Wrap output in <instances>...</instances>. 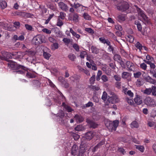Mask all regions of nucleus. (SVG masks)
<instances>
[{"mask_svg": "<svg viewBox=\"0 0 156 156\" xmlns=\"http://www.w3.org/2000/svg\"><path fill=\"white\" fill-rule=\"evenodd\" d=\"M86 150V149L85 147L81 144L79 149L76 145L74 144L71 148V153L74 156H84Z\"/></svg>", "mask_w": 156, "mask_h": 156, "instance_id": "1", "label": "nucleus"}, {"mask_svg": "<svg viewBox=\"0 0 156 156\" xmlns=\"http://www.w3.org/2000/svg\"><path fill=\"white\" fill-rule=\"evenodd\" d=\"M116 6L117 10L121 12H125L129 7V5L128 3L124 1H121L118 2Z\"/></svg>", "mask_w": 156, "mask_h": 156, "instance_id": "2", "label": "nucleus"}, {"mask_svg": "<svg viewBox=\"0 0 156 156\" xmlns=\"http://www.w3.org/2000/svg\"><path fill=\"white\" fill-rule=\"evenodd\" d=\"M105 124L109 131H112V130L115 131L118 126L119 121L118 120H115L112 122V121H105Z\"/></svg>", "mask_w": 156, "mask_h": 156, "instance_id": "3", "label": "nucleus"}, {"mask_svg": "<svg viewBox=\"0 0 156 156\" xmlns=\"http://www.w3.org/2000/svg\"><path fill=\"white\" fill-rule=\"evenodd\" d=\"M8 65L9 66L15 70H18L20 69L23 70H21L16 71V72L17 73L23 74L25 73L26 72V70L25 69L26 67L23 66L13 63H8Z\"/></svg>", "mask_w": 156, "mask_h": 156, "instance_id": "4", "label": "nucleus"}, {"mask_svg": "<svg viewBox=\"0 0 156 156\" xmlns=\"http://www.w3.org/2000/svg\"><path fill=\"white\" fill-rule=\"evenodd\" d=\"M45 37L41 34L37 35L34 37L32 42L36 45H38L42 43L46 42Z\"/></svg>", "mask_w": 156, "mask_h": 156, "instance_id": "5", "label": "nucleus"}, {"mask_svg": "<svg viewBox=\"0 0 156 156\" xmlns=\"http://www.w3.org/2000/svg\"><path fill=\"white\" fill-rule=\"evenodd\" d=\"M94 136L93 133L91 131L86 133L82 137L81 140V144L85 147L87 141L90 140Z\"/></svg>", "mask_w": 156, "mask_h": 156, "instance_id": "6", "label": "nucleus"}, {"mask_svg": "<svg viewBox=\"0 0 156 156\" xmlns=\"http://www.w3.org/2000/svg\"><path fill=\"white\" fill-rule=\"evenodd\" d=\"M111 94L112 95V96H108L109 98H108L107 100L108 102L106 103L107 105H108L109 103H111L114 104L117 103L119 101V100L118 97L114 94V92H111Z\"/></svg>", "mask_w": 156, "mask_h": 156, "instance_id": "7", "label": "nucleus"}, {"mask_svg": "<svg viewBox=\"0 0 156 156\" xmlns=\"http://www.w3.org/2000/svg\"><path fill=\"white\" fill-rule=\"evenodd\" d=\"M144 102L147 105L151 107H154L155 104L154 100L149 97L146 98L144 100Z\"/></svg>", "mask_w": 156, "mask_h": 156, "instance_id": "8", "label": "nucleus"}, {"mask_svg": "<svg viewBox=\"0 0 156 156\" xmlns=\"http://www.w3.org/2000/svg\"><path fill=\"white\" fill-rule=\"evenodd\" d=\"M86 122L89 125V127L93 129H95L98 126V125L94 122L93 120L87 118L86 119Z\"/></svg>", "mask_w": 156, "mask_h": 156, "instance_id": "9", "label": "nucleus"}, {"mask_svg": "<svg viewBox=\"0 0 156 156\" xmlns=\"http://www.w3.org/2000/svg\"><path fill=\"white\" fill-rule=\"evenodd\" d=\"M143 18V22L146 25L151 24L150 19L143 12L139 15Z\"/></svg>", "mask_w": 156, "mask_h": 156, "instance_id": "10", "label": "nucleus"}, {"mask_svg": "<svg viewBox=\"0 0 156 156\" xmlns=\"http://www.w3.org/2000/svg\"><path fill=\"white\" fill-rule=\"evenodd\" d=\"M79 17L78 14L76 13H70L68 19L71 20H73L75 22H77L78 21Z\"/></svg>", "mask_w": 156, "mask_h": 156, "instance_id": "11", "label": "nucleus"}, {"mask_svg": "<svg viewBox=\"0 0 156 156\" xmlns=\"http://www.w3.org/2000/svg\"><path fill=\"white\" fill-rule=\"evenodd\" d=\"M126 15L124 14H119L116 19L119 22L121 23L125 20Z\"/></svg>", "mask_w": 156, "mask_h": 156, "instance_id": "12", "label": "nucleus"}, {"mask_svg": "<svg viewBox=\"0 0 156 156\" xmlns=\"http://www.w3.org/2000/svg\"><path fill=\"white\" fill-rule=\"evenodd\" d=\"M9 55V53L7 52L5 53V54H2V55H0V59L2 60H4L7 62H9L10 60H8L7 55Z\"/></svg>", "mask_w": 156, "mask_h": 156, "instance_id": "13", "label": "nucleus"}, {"mask_svg": "<svg viewBox=\"0 0 156 156\" xmlns=\"http://www.w3.org/2000/svg\"><path fill=\"white\" fill-rule=\"evenodd\" d=\"M32 83L34 87H36L37 88L40 87L41 83L38 80H33L32 81Z\"/></svg>", "mask_w": 156, "mask_h": 156, "instance_id": "14", "label": "nucleus"}, {"mask_svg": "<svg viewBox=\"0 0 156 156\" xmlns=\"http://www.w3.org/2000/svg\"><path fill=\"white\" fill-rule=\"evenodd\" d=\"M74 118L75 119L76 121L80 122H82L84 120V118L81 115L76 114L75 115Z\"/></svg>", "mask_w": 156, "mask_h": 156, "instance_id": "15", "label": "nucleus"}, {"mask_svg": "<svg viewBox=\"0 0 156 156\" xmlns=\"http://www.w3.org/2000/svg\"><path fill=\"white\" fill-rule=\"evenodd\" d=\"M59 5L60 6V8L62 10H64L65 11L68 10V7L67 5L65 4L64 3L62 2H60L58 3Z\"/></svg>", "mask_w": 156, "mask_h": 156, "instance_id": "16", "label": "nucleus"}, {"mask_svg": "<svg viewBox=\"0 0 156 156\" xmlns=\"http://www.w3.org/2000/svg\"><path fill=\"white\" fill-rule=\"evenodd\" d=\"M134 101L135 103L138 105H140L142 103V100L140 97H138V95L134 98Z\"/></svg>", "mask_w": 156, "mask_h": 156, "instance_id": "17", "label": "nucleus"}, {"mask_svg": "<svg viewBox=\"0 0 156 156\" xmlns=\"http://www.w3.org/2000/svg\"><path fill=\"white\" fill-rule=\"evenodd\" d=\"M53 30L55 33L57 37H60L62 36V33L60 31L59 28L57 27H55L53 28Z\"/></svg>", "mask_w": 156, "mask_h": 156, "instance_id": "18", "label": "nucleus"}, {"mask_svg": "<svg viewBox=\"0 0 156 156\" xmlns=\"http://www.w3.org/2000/svg\"><path fill=\"white\" fill-rule=\"evenodd\" d=\"M0 5L2 9H4L7 6V2L5 1H0Z\"/></svg>", "mask_w": 156, "mask_h": 156, "instance_id": "19", "label": "nucleus"}, {"mask_svg": "<svg viewBox=\"0 0 156 156\" xmlns=\"http://www.w3.org/2000/svg\"><path fill=\"white\" fill-rule=\"evenodd\" d=\"M100 41L104 44H106L108 45L109 44L110 41L108 39H105L104 37H101L99 38Z\"/></svg>", "mask_w": 156, "mask_h": 156, "instance_id": "20", "label": "nucleus"}, {"mask_svg": "<svg viewBox=\"0 0 156 156\" xmlns=\"http://www.w3.org/2000/svg\"><path fill=\"white\" fill-rule=\"evenodd\" d=\"M130 76V73L128 72H124L122 73V77L124 79H126Z\"/></svg>", "mask_w": 156, "mask_h": 156, "instance_id": "21", "label": "nucleus"}, {"mask_svg": "<svg viewBox=\"0 0 156 156\" xmlns=\"http://www.w3.org/2000/svg\"><path fill=\"white\" fill-rule=\"evenodd\" d=\"M135 24L137 25L138 30L140 31H141L142 30V26L140 22L138 20H136L135 21Z\"/></svg>", "mask_w": 156, "mask_h": 156, "instance_id": "22", "label": "nucleus"}, {"mask_svg": "<svg viewBox=\"0 0 156 156\" xmlns=\"http://www.w3.org/2000/svg\"><path fill=\"white\" fill-rule=\"evenodd\" d=\"M91 49L92 51V52L95 54H97L99 52V49L97 48L96 47L92 46L91 47Z\"/></svg>", "mask_w": 156, "mask_h": 156, "instance_id": "23", "label": "nucleus"}, {"mask_svg": "<svg viewBox=\"0 0 156 156\" xmlns=\"http://www.w3.org/2000/svg\"><path fill=\"white\" fill-rule=\"evenodd\" d=\"M26 76L28 78H34L36 76L34 73L29 72L27 71V73L26 74Z\"/></svg>", "mask_w": 156, "mask_h": 156, "instance_id": "24", "label": "nucleus"}, {"mask_svg": "<svg viewBox=\"0 0 156 156\" xmlns=\"http://www.w3.org/2000/svg\"><path fill=\"white\" fill-rule=\"evenodd\" d=\"M62 41L65 43L66 44L68 45L70 43H72L73 40L72 39H70L67 38H64L63 39Z\"/></svg>", "mask_w": 156, "mask_h": 156, "instance_id": "25", "label": "nucleus"}, {"mask_svg": "<svg viewBox=\"0 0 156 156\" xmlns=\"http://www.w3.org/2000/svg\"><path fill=\"white\" fill-rule=\"evenodd\" d=\"M26 53L30 56H34L36 52L34 51H26Z\"/></svg>", "mask_w": 156, "mask_h": 156, "instance_id": "26", "label": "nucleus"}, {"mask_svg": "<svg viewBox=\"0 0 156 156\" xmlns=\"http://www.w3.org/2000/svg\"><path fill=\"white\" fill-rule=\"evenodd\" d=\"M127 37L128 38L127 39V41H129L130 43H132L133 42L134 39V37L132 35H129L127 36Z\"/></svg>", "mask_w": 156, "mask_h": 156, "instance_id": "27", "label": "nucleus"}, {"mask_svg": "<svg viewBox=\"0 0 156 156\" xmlns=\"http://www.w3.org/2000/svg\"><path fill=\"white\" fill-rule=\"evenodd\" d=\"M152 92V88H146L144 90L143 93L144 94L147 95H150Z\"/></svg>", "mask_w": 156, "mask_h": 156, "instance_id": "28", "label": "nucleus"}, {"mask_svg": "<svg viewBox=\"0 0 156 156\" xmlns=\"http://www.w3.org/2000/svg\"><path fill=\"white\" fill-rule=\"evenodd\" d=\"M135 46L136 48H138L140 51H141V50L142 49V45L139 41L137 42L135 44Z\"/></svg>", "mask_w": 156, "mask_h": 156, "instance_id": "29", "label": "nucleus"}, {"mask_svg": "<svg viewBox=\"0 0 156 156\" xmlns=\"http://www.w3.org/2000/svg\"><path fill=\"white\" fill-rule=\"evenodd\" d=\"M95 80V75H94L90 78L89 80V81L90 84H94Z\"/></svg>", "mask_w": 156, "mask_h": 156, "instance_id": "30", "label": "nucleus"}, {"mask_svg": "<svg viewBox=\"0 0 156 156\" xmlns=\"http://www.w3.org/2000/svg\"><path fill=\"white\" fill-rule=\"evenodd\" d=\"M135 146H136V148L138 150L142 152L144 151V148L143 146L139 145H135Z\"/></svg>", "mask_w": 156, "mask_h": 156, "instance_id": "31", "label": "nucleus"}, {"mask_svg": "<svg viewBox=\"0 0 156 156\" xmlns=\"http://www.w3.org/2000/svg\"><path fill=\"white\" fill-rule=\"evenodd\" d=\"M93 105V104L90 101L89 102L85 104V105H83L82 107V108H86L89 107H92Z\"/></svg>", "mask_w": 156, "mask_h": 156, "instance_id": "32", "label": "nucleus"}, {"mask_svg": "<svg viewBox=\"0 0 156 156\" xmlns=\"http://www.w3.org/2000/svg\"><path fill=\"white\" fill-rule=\"evenodd\" d=\"M58 43H53L51 45V49L54 50L58 48Z\"/></svg>", "mask_w": 156, "mask_h": 156, "instance_id": "33", "label": "nucleus"}, {"mask_svg": "<svg viewBox=\"0 0 156 156\" xmlns=\"http://www.w3.org/2000/svg\"><path fill=\"white\" fill-rule=\"evenodd\" d=\"M131 126L132 128H137L139 127V125L137 122L136 121H133L131 124Z\"/></svg>", "mask_w": 156, "mask_h": 156, "instance_id": "34", "label": "nucleus"}, {"mask_svg": "<svg viewBox=\"0 0 156 156\" xmlns=\"http://www.w3.org/2000/svg\"><path fill=\"white\" fill-rule=\"evenodd\" d=\"M43 55L44 57L47 59H48L51 56V55L49 53L44 51Z\"/></svg>", "mask_w": 156, "mask_h": 156, "instance_id": "35", "label": "nucleus"}, {"mask_svg": "<svg viewBox=\"0 0 156 156\" xmlns=\"http://www.w3.org/2000/svg\"><path fill=\"white\" fill-rule=\"evenodd\" d=\"M114 59L115 61L118 60L119 61L122 59V58L118 54H115L114 56Z\"/></svg>", "mask_w": 156, "mask_h": 156, "instance_id": "36", "label": "nucleus"}, {"mask_svg": "<svg viewBox=\"0 0 156 156\" xmlns=\"http://www.w3.org/2000/svg\"><path fill=\"white\" fill-rule=\"evenodd\" d=\"M85 30L86 31L91 34H94V31L90 28H86Z\"/></svg>", "mask_w": 156, "mask_h": 156, "instance_id": "37", "label": "nucleus"}, {"mask_svg": "<svg viewBox=\"0 0 156 156\" xmlns=\"http://www.w3.org/2000/svg\"><path fill=\"white\" fill-rule=\"evenodd\" d=\"M107 97V94L105 91H104L101 97V99L104 101H105Z\"/></svg>", "mask_w": 156, "mask_h": 156, "instance_id": "38", "label": "nucleus"}, {"mask_svg": "<svg viewBox=\"0 0 156 156\" xmlns=\"http://www.w3.org/2000/svg\"><path fill=\"white\" fill-rule=\"evenodd\" d=\"M117 150L121 153H122L123 154H124L126 152L125 149L122 147H118V148Z\"/></svg>", "mask_w": 156, "mask_h": 156, "instance_id": "39", "label": "nucleus"}, {"mask_svg": "<svg viewBox=\"0 0 156 156\" xmlns=\"http://www.w3.org/2000/svg\"><path fill=\"white\" fill-rule=\"evenodd\" d=\"M89 87L90 89H92L93 90L98 91L100 89V88L98 87L92 85L90 86Z\"/></svg>", "mask_w": 156, "mask_h": 156, "instance_id": "40", "label": "nucleus"}, {"mask_svg": "<svg viewBox=\"0 0 156 156\" xmlns=\"http://www.w3.org/2000/svg\"><path fill=\"white\" fill-rule=\"evenodd\" d=\"M102 72L100 70H98L96 76V80L99 81L100 79V77L102 74Z\"/></svg>", "mask_w": 156, "mask_h": 156, "instance_id": "41", "label": "nucleus"}, {"mask_svg": "<svg viewBox=\"0 0 156 156\" xmlns=\"http://www.w3.org/2000/svg\"><path fill=\"white\" fill-rule=\"evenodd\" d=\"M83 16L84 19L89 20L90 19V17L87 13H84L83 15Z\"/></svg>", "mask_w": 156, "mask_h": 156, "instance_id": "42", "label": "nucleus"}, {"mask_svg": "<svg viewBox=\"0 0 156 156\" xmlns=\"http://www.w3.org/2000/svg\"><path fill=\"white\" fill-rule=\"evenodd\" d=\"M68 57L70 60L72 61H74V59L76 58L75 55L72 54H70L69 55Z\"/></svg>", "mask_w": 156, "mask_h": 156, "instance_id": "43", "label": "nucleus"}, {"mask_svg": "<svg viewBox=\"0 0 156 156\" xmlns=\"http://www.w3.org/2000/svg\"><path fill=\"white\" fill-rule=\"evenodd\" d=\"M107 45L109 47L108 48V50H109L110 51H112L113 54H114V53L113 52L114 50V48L111 45V43L110 42L109 43V44L108 45Z\"/></svg>", "mask_w": 156, "mask_h": 156, "instance_id": "44", "label": "nucleus"}, {"mask_svg": "<svg viewBox=\"0 0 156 156\" xmlns=\"http://www.w3.org/2000/svg\"><path fill=\"white\" fill-rule=\"evenodd\" d=\"M73 48L76 50L77 51H79L80 48L78 44L76 43H75L73 45Z\"/></svg>", "mask_w": 156, "mask_h": 156, "instance_id": "45", "label": "nucleus"}, {"mask_svg": "<svg viewBox=\"0 0 156 156\" xmlns=\"http://www.w3.org/2000/svg\"><path fill=\"white\" fill-rule=\"evenodd\" d=\"M83 126H82L80 125L77 126L75 128V129L76 131H80L82 130Z\"/></svg>", "mask_w": 156, "mask_h": 156, "instance_id": "46", "label": "nucleus"}, {"mask_svg": "<svg viewBox=\"0 0 156 156\" xmlns=\"http://www.w3.org/2000/svg\"><path fill=\"white\" fill-rule=\"evenodd\" d=\"M141 73L140 72H138L133 74L134 77L135 78H139L141 75Z\"/></svg>", "mask_w": 156, "mask_h": 156, "instance_id": "47", "label": "nucleus"}, {"mask_svg": "<svg viewBox=\"0 0 156 156\" xmlns=\"http://www.w3.org/2000/svg\"><path fill=\"white\" fill-rule=\"evenodd\" d=\"M152 94L154 96H156V87L152 86Z\"/></svg>", "mask_w": 156, "mask_h": 156, "instance_id": "48", "label": "nucleus"}, {"mask_svg": "<svg viewBox=\"0 0 156 156\" xmlns=\"http://www.w3.org/2000/svg\"><path fill=\"white\" fill-rule=\"evenodd\" d=\"M134 7L136 8V9L137 12L138 13V14L139 15L141 13V12H143V11L140 8L138 7L136 5H134Z\"/></svg>", "mask_w": 156, "mask_h": 156, "instance_id": "49", "label": "nucleus"}, {"mask_svg": "<svg viewBox=\"0 0 156 156\" xmlns=\"http://www.w3.org/2000/svg\"><path fill=\"white\" fill-rule=\"evenodd\" d=\"M63 25V23L62 21L59 18H58L56 25L58 26L61 27Z\"/></svg>", "mask_w": 156, "mask_h": 156, "instance_id": "50", "label": "nucleus"}, {"mask_svg": "<svg viewBox=\"0 0 156 156\" xmlns=\"http://www.w3.org/2000/svg\"><path fill=\"white\" fill-rule=\"evenodd\" d=\"M57 115L61 118L63 117L64 115L63 112L62 110H60L58 113H57Z\"/></svg>", "mask_w": 156, "mask_h": 156, "instance_id": "51", "label": "nucleus"}, {"mask_svg": "<svg viewBox=\"0 0 156 156\" xmlns=\"http://www.w3.org/2000/svg\"><path fill=\"white\" fill-rule=\"evenodd\" d=\"M25 27L26 29L29 30H31L33 29L32 26L28 24H25Z\"/></svg>", "mask_w": 156, "mask_h": 156, "instance_id": "52", "label": "nucleus"}, {"mask_svg": "<svg viewBox=\"0 0 156 156\" xmlns=\"http://www.w3.org/2000/svg\"><path fill=\"white\" fill-rule=\"evenodd\" d=\"M14 25L15 27L16 28H18L20 27V23L19 22H15L14 23Z\"/></svg>", "mask_w": 156, "mask_h": 156, "instance_id": "53", "label": "nucleus"}, {"mask_svg": "<svg viewBox=\"0 0 156 156\" xmlns=\"http://www.w3.org/2000/svg\"><path fill=\"white\" fill-rule=\"evenodd\" d=\"M54 16V14L50 15L48 19L46 20L45 22V24H47L48 23L51 19L53 16Z\"/></svg>", "mask_w": 156, "mask_h": 156, "instance_id": "54", "label": "nucleus"}, {"mask_svg": "<svg viewBox=\"0 0 156 156\" xmlns=\"http://www.w3.org/2000/svg\"><path fill=\"white\" fill-rule=\"evenodd\" d=\"M105 143V141L104 140H101L99 143H98L96 145L99 148L100 147L104 144Z\"/></svg>", "mask_w": 156, "mask_h": 156, "instance_id": "55", "label": "nucleus"}, {"mask_svg": "<svg viewBox=\"0 0 156 156\" xmlns=\"http://www.w3.org/2000/svg\"><path fill=\"white\" fill-rule=\"evenodd\" d=\"M73 136L74 139L76 140H77L80 138L79 135L76 133H74L73 134Z\"/></svg>", "mask_w": 156, "mask_h": 156, "instance_id": "56", "label": "nucleus"}, {"mask_svg": "<svg viewBox=\"0 0 156 156\" xmlns=\"http://www.w3.org/2000/svg\"><path fill=\"white\" fill-rule=\"evenodd\" d=\"M115 28L120 31H121L122 30V27L119 25H116L115 26Z\"/></svg>", "mask_w": 156, "mask_h": 156, "instance_id": "57", "label": "nucleus"}, {"mask_svg": "<svg viewBox=\"0 0 156 156\" xmlns=\"http://www.w3.org/2000/svg\"><path fill=\"white\" fill-rule=\"evenodd\" d=\"M126 100L127 102L130 105H132L133 103V101L131 99H129L128 98H126Z\"/></svg>", "mask_w": 156, "mask_h": 156, "instance_id": "58", "label": "nucleus"}, {"mask_svg": "<svg viewBox=\"0 0 156 156\" xmlns=\"http://www.w3.org/2000/svg\"><path fill=\"white\" fill-rule=\"evenodd\" d=\"M101 79L104 82L107 81L108 80V77L105 75H102L101 77Z\"/></svg>", "mask_w": 156, "mask_h": 156, "instance_id": "59", "label": "nucleus"}, {"mask_svg": "<svg viewBox=\"0 0 156 156\" xmlns=\"http://www.w3.org/2000/svg\"><path fill=\"white\" fill-rule=\"evenodd\" d=\"M47 5H49V6L50 9L52 10H53L55 9V6L53 5H54L50 2H48Z\"/></svg>", "mask_w": 156, "mask_h": 156, "instance_id": "60", "label": "nucleus"}, {"mask_svg": "<svg viewBox=\"0 0 156 156\" xmlns=\"http://www.w3.org/2000/svg\"><path fill=\"white\" fill-rule=\"evenodd\" d=\"M120 62H119L120 65H121V67L124 68L125 69L126 68V65H125V63L124 62L122 61V59H121V60L119 61Z\"/></svg>", "mask_w": 156, "mask_h": 156, "instance_id": "61", "label": "nucleus"}, {"mask_svg": "<svg viewBox=\"0 0 156 156\" xmlns=\"http://www.w3.org/2000/svg\"><path fill=\"white\" fill-rule=\"evenodd\" d=\"M113 77L115 79V80L117 81H120L121 79V78L120 76L118 75H114Z\"/></svg>", "mask_w": 156, "mask_h": 156, "instance_id": "62", "label": "nucleus"}, {"mask_svg": "<svg viewBox=\"0 0 156 156\" xmlns=\"http://www.w3.org/2000/svg\"><path fill=\"white\" fill-rule=\"evenodd\" d=\"M140 67L143 69L145 70L146 69L147 66L145 63H143L140 64Z\"/></svg>", "mask_w": 156, "mask_h": 156, "instance_id": "63", "label": "nucleus"}, {"mask_svg": "<svg viewBox=\"0 0 156 156\" xmlns=\"http://www.w3.org/2000/svg\"><path fill=\"white\" fill-rule=\"evenodd\" d=\"M42 31L44 32L45 33L47 34H50L51 33V31L50 30H49L46 28H44L43 29Z\"/></svg>", "mask_w": 156, "mask_h": 156, "instance_id": "64", "label": "nucleus"}]
</instances>
